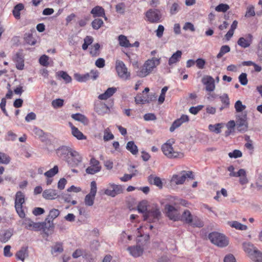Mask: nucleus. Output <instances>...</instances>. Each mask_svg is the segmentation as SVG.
I'll return each instance as SVG.
<instances>
[{"instance_id": "603ef678", "label": "nucleus", "mask_w": 262, "mask_h": 262, "mask_svg": "<svg viewBox=\"0 0 262 262\" xmlns=\"http://www.w3.org/2000/svg\"><path fill=\"white\" fill-rule=\"evenodd\" d=\"M95 196H92L91 194H88L84 199V203L85 205L92 206L93 205L95 200Z\"/></svg>"}, {"instance_id": "ddd939ff", "label": "nucleus", "mask_w": 262, "mask_h": 262, "mask_svg": "<svg viewBox=\"0 0 262 262\" xmlns=\"http://www.w3.org/2000/svg\"><path fill=\"white\" fill-rule=\"evenodd\" d=\"M166 216L170 220L173 221H179V214L178 213L177 209L172 205L166 204L165 206Z\"/></svg>"}, {"instance_id": "393cba45", "label": "nucleus", "mask_w": 262, "mask_h": 262, "mask_svg": "<svg viewBox=\"0 0 262 262\" xmlns=\"http://www.w3.org/2000/svg\"><path fill=\"white\" fill-rule=\"evenodd\" d=\"M69 125L71 127L72 134L78 140L85 139L86 137L81 132L77 127L74 126L72 123L69 122Z\"/></svg>"}, {"instance_id": "20e7f679", "label": "nucleus", "mask_w": 262, "mask_h": 262, "mask_svg": "<svg viewBox=\"0 0 262 262\" xmlns=\"http://www.w3.org/2000/svg\"><path fill=\"white\" fill-rule=\"evenodd\" d=\"M161 213L157 205L147 210L143 214L144 221H148L149 223H154L159 220Z\"/></svg>"}, {"instance_id": "7c9ffc66", "label": "nucleus", "mask_w": 262, "mask_h": 262, "mask_svg": "<svg viewBox=\"0 0 262 262\" xmlns=\"http://www.w3.org/2000/svg\"><path fill=\"white\" fill-rule=\"evenodd\" d=\"M182 51L178 50L176 53H173L171 57L169 59L168 64L170 66L179 61L182 56Z\"/></svg>"}, {"instance_id": "dca6fc26", "label": "nucleus", "mask_w": 262, "mask_h": 262, "mask_svg": "<svg viewBox=\"0 0 262 262\" xmlns=\"http://www.w3.org/2000/svg\"><path fill=\"white\" fill-rule=\"evenodd\" d=\"M13 60L15 63L16 68L20 70H22L24 68V59L23 52L20 51L16 53L13 58Z\"/></svg>"}, {"instance_id": "a18cd8bd", "label": "nucleus", "mask_w": 262, "mask_h": 262, "mask_svg": "<svg viewBox=\"0 0 262 262\" xmlns=\"http://www.w3.org/2000/svg\"><path fill=\"white\" fill-rule=\"evenodd\" d=\"M92 27L95 30H98L103 24V20L100 18H96L92 22Z\"/></svg>"}, {"instance_id": "f3484780", "label": "nucleus", "mask_w": 262, "mask_h": 262, "mask_svg": "<svg viewBox=\"0 0 262 262\" xmlns=\"http://www.w3.org/2000/svg\"><path fill=\"white\" fill-rule=\"evenodd\" d=\"M147 180L150 184L155 185L159 189L163 188V183L160 177L154 174H150L148 177Z\"/></svg>"}, {"instance_id": "c03bdc74", "label": "nucleus", "mask_w": 262, "mask_h": 262, "mask_svg": "<svg viewBox=\"0 0 262 262\" xmlns=\"http://www.w3.org/2000/svg\"><path fill=\"white\" fill-rule=\"evenodd\" d=\"M58 172V167L55 165L53 168L50 169L45 173V176L48 178H52Z\"/></svg>"}, {"instance_id": "412c9836", "label": "nucleus", "mask_w": 262, "mask_h": 262, "mask_svg": "<svg viewBox=\"0 0 262 262\" xmlns=\"http://www.w3.org/2000/svg\"><path fill=\"white\" fill-rule=\"evenodd\" d=\"M129 253L134 257H137L143 253V249L140 246H129L127 248Z\"/></svg>"}, {"instance_id": "7ed1b4c3", "label": "nucleus", "mask_w": 262, "mask_h": 262, "mask_svg": "<svg viewBox=\"0 0 262 262\" xmlns=\"http://www.w3.org/2000/svg\"><path fill=\"white\" fill-rule=\"evenodd\" d=\"M208 238L212 243L220 247H225L229 244L227 238L223 234L217 232L209 233Z\"/></svg>"}, {"instance_id": "5fc2aeb1", "label": "nucleus", "mask_w": 262, "mask_h": 262, "mask_svg": "<svg viewBox=\"0 0 262 262\" xmlns=\"http://www.w3.org/2000/svg\"><path fill=\"white\" fill-rule=\"evenodd\" d=\"M10 161V157L6 154L0 152V163L7 164Z\"/></svg>"}, {"instance_id": "864d4df0", "label": "nucleus", "mask_w": 262, "mask_h": 262, "mask_svg": "<svg viewBox=\"0 0 262 262\" xmlns=\"http://www.w3.org/2000/svg\"><path fill=\"white\" fill-rule=\"evenodd\" d=\"M234 107L236 112H242L246 107V105H243L241 100H237L236 101L234 104Z\"/></svg>"}, {"instance_id": "e433bc0d", "label": "nucleus", "mask_w": 262, "mask_h": 262, "mask_svg": "<svg viewBox=\"0 0 262 262\" xmlns=\"http://www.w3.org/2000/svg\"><path fill=\"white\" fill-rule=\"evenodd\" d=\"M12 234V231L10 230L5 231L2 234H0V241L3 243L7 242L11 238Z\"/></svg>"}, {"instance_id": "2eb2a0df", "label": "nucleus", "mask_w": 262, "mask_h": 262, "mask_svg": "<svg viewBox=\"0 0 262 262\" xmlns=\"http://www.w3.org/2000/svg\"><path fill=\"white\" fill-rule=\"evenodd\" d=\"M189 121V118L188 116L186 115H182L180 118H178L174 120L169 128L170 132H173L176 128L180 127L183 123L188 122Z\"/></svg>"}, {"instance_id": "72a5a7b5", "label": "nucleus", "mask_w": 262, "mask_h": 262, "mask_svg": "<svg viewBox=\"0 0 262 262\" xmlns=\"http://www.w3.org/2000/svg\"><path fill=\"white\" fill-rule=\"evenodd\" d=\"M63 251V243L62 242H56L55 245L51 247V252L52 254L54 253H61Z\"/></svg>"}, {"instance_id": "ea45409f", "label": "nucleus", "mask_w": 262, "mask_h": 262, "mask_svg": "<svg viewBox=\"0 0 262 262\" xmlns=\"http://www.w3.org/2000/svg\"><path fill=\"white\" fill-rule=\"evenodd\" d=\"M193 227L201 228L204 226L203 222L198 216H193L192 222L190 224Z\"/></svg>"}, {"instance_id": "09e8293b", "label": "nucleus", "mask_w": 262, "mask_h": 262, "mask_svg": "<svg viewBox=\"0 0 262 262\" xmlns=\"http://www.w3.org/2000/svg\"><path fill=\"white\" fill-rule=\"evenodd\" d=\"M64 104V100L60 98L53 100L52 102V105L54 108L61 107Z\"/></svg>"}, {"instance_id": "4c0bfd02", "label": "nucleus", "mask_w": 262, "mask_h": 262, "mask_svg": "<svg viewBox=\"0 0 262 262\" xmlns=\"http://www.w3.org/2000/svg\"><path fill=\"white\" fill-rule=\"evenodd\" d=\"M118 40L119 42V45L121 47L128 48L129 46H130V43H129V40L127 39L126 36H125V35H119L118 37Z\"/></svg>"}, {"instance_id": "f8f14e48", "label": "nucleus", "mask_w": 262, "mask_h": 262, "mask_svg": "<svg viewBox=\"0 0 262 262\" xmlns=\"http://www.w3.org/2000/svg\"><path fill=\"white\" fill-rule=\"evenodd\" d=\"M116 69L118 75L122 78L127 79L130 76V73L128 72L127 69L123 61H116Z\"/></svg>"}, {"instance_id": "49530a36", "label": "nucleus", "mask_w": 262, "mask_h": 262, "mask_svg": "<svg viewBox=\"0 0 262 262\" xmlns=\"http://www.w3.org/2000/svg\"><path fill=\"white\" fill-rule=\"evenodd\" d=\"M230 48L228 45H224L221 47L219 53L217 54L216 57L217 58H221L225 54L229 52Z\"/></svg>"}, {"instance_id": "423d86ee", "label": "nucleus", "mask_w": 262, "mask_h": 262, "mask_svg": "<svg viewBox=\"0 0 262 262\" xmlns=\"http://www.w3.org/2000/svg\"><path fill=\"white\" fill-rule=\"evenodd\" d=\"M25 203V195L19 191L15 194V208L16 211L20 217H24L25 214L22 209L23 204Z\"/></svg>"}, {"instance_id": "c756f323", "label": "nucleus", "mask_w": 262, "mask_h": 262, "mask_svg": "<svg viewBox=\"0 0 262 262\" xmlns=\"http://www.w3.org/2000/svg\"><path fill=\"white\" fill-rule=\"evenodd\" d=\"M126 149L130 151L133 155H136L138 153V148L137 146L133 141H128L126 146Z\"/></svg>"}, {"instance_id": "b1692460", "label": "nucleus", "mask_w": 262, "mask_h": 262, "mask_svg": "<svg viewBox=\"0 0 262 262\" xmlns=\"http://www.w3.org/2000/svg\"><path fill=\"white\" fill-rule=\"evenodd\" d=\"M34 137L39 139L42 142H45L47 140V136L43 131L36 127H34Z\"/></svg>"}, {"instance_id": "6e6d98bb", "label": "nucleus", "mask_w": 262, "mask_h": 262, "mask_svg": "<svg viewBox=\"0 0 262 262\" xmlns=\"http://www.w3.org/2000/svg\"><path fill=\"white\" fill-rule=\"evenodd\" d=\"M101 167H95L93 166H89L88 167L86 170L85 171L88 174H94L101 170Z\"/></svg>"}, {"instance_id": "39448f33", "label": "nucleus", "mask_w": 262, "mask_h": 262, "mask_svg": "<svg viewBox=\"0 0 262 262\" xmlns=\"http://www.w3.org/2000/svg\"><path fill=\"white\" fill-rule=\"evenodd\" d=\"M161 149L163 154L170 159L182 158L184 156L182 152L174 151L172 145L168 142L162 145Z\"/></svg>"}, {"instance_id": "4be33fe9", "label": "nucleus", "mask_w": 262, "mask_h": 262, "mask_svg": "<svg viewBox=\"0 0 262 262\" xmlns=\"http://www.w3.org/2000/svg\"><path fill=\"white\" fill-rule=\"evenodd\" d=\"M28 247L27 246L22 247L15 254L16 258L24 261L25 258L28 256Z\"/></svg>"}, {"instance_id": "bb28decb", "label": "nucleus", "mask_w": 262, "mask_h": 262, "mask_svg": "<svg viewBox=\"0 0 262 262\" xmlns=\"http://www.w3.org/2000/svg\"><path fill=\"white\" fill-rule=\"evenodd\" d=\"M71 117L75 120L78 121L83 124L88 125L89 123L88 119L84 115L80 113L72 114Z\"/></svg>"}, {"instance_id": "9d476101", "label": "nucleus", "mask_w": 262, "mask_h": 262, "mask_svg": "<svg viewBox=\"0 0 262 262\" xmlns=\"http://www.w3.org/2000/svg\"><path fill=\"white\" fill-rule=\"evenodd\" d=\"M248 125L246 113L238 116L236 120V128L238 132L242 133L246 132L248 129Z\"/></svg>"}, {"instance_id": "1a4fd4ad", "label": "nucleus", "mask_w": 262, "mask_h": 262, "mask_svg": "<svg viewBox=\"0 0 262 262\" xmlns=\"http://www.w3.org/2000/svg\"><path fill=\"white\" fill-rule=\"evenodd\" d=\"M73 76L74 79L78 82H83L91 80H95L98 76V73L97 71L92 70L90 73L83 75L75 73Z\"/></svg>"}, {"instance_id": "79ce46f5", "label": "nucleus", "mask_w": 262, "mask_h": 262, "mask_svg": "<svg viewBox=\"0 0 262 262\" xmlns=\"http://www.w3.org/2000/svg\"><path fill=\"white\" fill-rule=\"evenodd\" d=\"M149 72L148 71V70L146 67H145V65L144 63L142 67H141L137 71V75L140 77H144L148 75Z\"/></svg>"}, {"instance_id": "a211bd4d", "label": "nucleus", "mask_w": 262, "mask_h": 262, "mask_svg": "<svg viewBox=\"0 0 262 262\" xmlns=\"http://www.w3.org/2000/svg\"><path fill=\"white\" fill-rule=\"evenodd\" d=\"M144 64L148 71L150 73L153 69L160 64V59L156 58H152L151 59L146 60Z\"/></svg>"}, {"instance_id": "5701e85b", "label": "nucleus", "mask_w": 262, "mask_h": 262, "mask_svg": "<svg viewBox=\"0 0 262 262\" xmlns=\"http://www.w3.org/2000/svg\"><path fill=\"white\" fill-rule=\"evenodd\" d=\"M117 91V89L115 87L108 88L104 93L100 94L98 98L100 100H106L111 97Z\"/></svg>"}, {"instance_id": "680f3d73", "label": "nucleus", "mask_w": 262, "mask_h": 262, "mask_svg": "<svg viewBox=\"0 0 262 262\" xmlns=\"http://www.w3.org/2000/svg\"><path fill=\"white\" fill-rule=\"evenodd\" d=\"M116 10L118 13L123 14L125 12V5L123 3H120L116 5Z\"/></svg>"}, {"instance_id": "338daca9", "label": "nucleus", "mask_w": 262, "mask_h": 262, "mask_svg": "<svg viewBox=\"0 0 262 262\" xmlns=\"http://www.w3.org/2000/svg\"><path fill=\"white\" fill-rule=\"evenodd\" d=\"M255 15L254 7L253 6H250L247 8V11L245 14V17H249L254 16Z\"/></svg>"}, {"instance_id": "58836bf2", "label": "nucleus", "mask_w": 262, "mask_h": 262, "mask_svg": "<svg viewBox=\"0 0 262 262\" xmlns=\"http://www.w3.org/2000/svg\"><path fill=\"white\" fill-rule=\"evenodd\" d=\"M57 77L61 78L66 82H71L72 78L64 71H60L56 73Z\"/></svg>"}, {"instance_id": "37998d69", "label": "nucleus", "mask_w": 262, "mask_h": 262, "mask_svg": "<svg viewBox=\"0 0 262 262\" xmlns=\"http://www.w3.org/2000/svg\"><path fill=\"white\" fill-rule=\"evenodd\" d=\"M231 227L239 230H246L247 229V226L243 225L237 221H232L230 224Z\"/></svg>"}, {"instance_id": "69168bd1", "label": "nucleus", "mask_w": 262, "mask_h": 262, "mask_svg": "<svg viewBox=\"0 0 262 262\" xmlns=\"http://www.w3.org/2000/svg\"><path fill=\"white\" fill-rule=\"evenodd\" d=\"M222 102L225 105V107H229L230 102L228 95L224 94L222 96L220 97Z\"/></svg>"}, {"instance_id": "f03ea898", "label": "nucleus", "mask_w": 262, "mask_h": 262, "mask_svg": "<svg viewBox=\"0 0 262 262\" xmlns=\"http://www.w3.org/2000/svg\"><path fill=\"white\" fill-rule=\"evenodd\" d=\"M59 214L60 211L58 209L54 208L51 209L44 222H34V229L37 230H42L47 236L52 234L54 229V224L53 223V220L58 216Z\"/></svg>"}, {"instance_id": "2f4dec72", "label": "nucleus", "mask_w": 262, "mask_h": 262, "mask_svg": "<svg viewBox=\"0 0 262 262\" xmlns=\"http://www.w3.org/2000/svg\"><path fill=\"white\" fill-rule=\"evenodd\" d=\"M25 45H33V30L30 29L28 32L25 33L24 36Z\"/></svg>"}, {"instance_id": "cd10ccee", "label": "nucleus", "mask_w": 262, "mask_h": 262, "mask_svg": "<svg viewBox=\"0 0 262 262\" xmlns=\"http://www.w3.org/2000/svg\"><path fill=\"white\" fill-rule=\"evenodd\" d=\"M148 202L147 200H144L140 201L137 206V210L139 213H143V214L147 212V206Z\"/></svg>"}, {"instance_id": "4468645a", "label": "nucleus", "mask_w": 262, "mask_h": 262, "mask_svg": "<svg viewBox=\"0 0 262 262\" xmlns=\"http://www.w3.org/2000/svg\"><path fill=\"white\" fill-rule=\"evenodd\" d=\"M253 38L251 34H247L244 37H240L237 43L242 48H247L252 43Z\"/></svg>"}, {"instance_id": "473e14b6", "label": "nucleus", "mask_w": 262, "mask_h": 262, "mask_svg": "<svg viewBox=\"0 0 262 262\" xmlns=\"http://www.w3.org/2000/svg\"><path fill=\"white\" fill-rule=\"evenodd\" d=\"M228 170L230 172V177H237L245 174V170L244 169H240L237 172L234 171V167L233 165L229 166Z\"/></svg>"}, {"instance_id": "aec40b11", "label": "nucleus", "mask_w": 262, "mask_h": 262, "mask_svg": "<svg viewBox=\"0 0 262 262\" xmlns=\"http://www.w3.org/2000/svg\"><path fill=\"white\" fill-rule=\"evenodd\" d=\"M57 190L53 189H49L44 190L42 192V196L46 200H54L58 196Z\"/></svg>"}, {"instance_id": "c85d7f7f", "label": "nucleus", "mask_w": 262, "mask_h": 262, "mask_svg": "<svg viewBox=\"0 0 262 262\" xmlns=\"http://www.w3.org/2000/svg\"><path fill=\"white\" fill-rule=\"evenodd\" d=\"M243 248L244 251L249 254L250 257L254 254V251L257 249L253 244L250 243H244Z\"/></svg>"}, {"instance_id": "4d7b16f0", "label": "nucleus", "mask_w": 262, "mask_h": 262, "mask_svg": "<svg viewBox=\"0 0 262 262\" xmlns=\"http://www.w3.org/2000/svg\"><path fill=\"white\" fill-rule=\"evenodd\" d=\"M168 90L167 86H164L162 88L161 94L158 98V101L160 104H162L165 100V93Z\"/></svg>"}, {"instance_id": "6ab92c4d", "label": "nucleus", "mask_w": 262, "mask_h": 262, "mask_svg": "<svg viewBox=\"0 0 262 262\" xmlns=\"http://www.w3.org/2000/svg\"><path fill=\"white\" fill-rule=\"evenodd\" d=\"M193 215L188 210H185L181 215L179 214V221L190 224L193 219Z\"/></svg>"}, {"instance_id": "8fccbe9b", "label": "nucleus", "mask_w": 262, "mask_h": 262, "mask_svg": "<svg viewBox=\"0 0 262 262\" xmlns=\"http://www.w3.org/2000/svg\"><path fill=\"white\" fill-rule=\"evenodd\" d=\"M22 225L25 228L32 230L33 228V221L29 218H25L23 221Z\"/></svg>"}, {"instance_id": "e2e57ef3", "label": "nucleus", "mask_w": 262, "mask_h": 262, "mask_svg": "<svg viewBox=\"0 0 262 262\" xmlns=\"http://www.w3.org/2000/svg\"><path fill=\"white\" fill-rule=\"evenodd\" d=\"M96 193H97V184L95 181H93L91 183V190H90V192L89 194H91V195H92V196H95Z\"/></svg>"}, {"instance_id": "f257e3e1", "label": "nucleus", "mask_w": 262, "mask_h": 262, "mask_svg": "<svg viewBox=\"0 0 262 262\" xmlns=\"http://www.w3.org/2000/svg\"><path fill=\"white\" fill-rule=\"evenodd\" d=\"M56 154L61 160L66 162L71 167L77 166L82 158L79 153L70 146L62 145L56 149Z\"/></svg>"}, {"instance_id": "bf43d9fd", "label": "nucleus", "mask_w": 262, "mask_h": 262, "mask_svg": "<svg viewBox=\"0 0 262 262\" xmlns=\"http://www.w3.org/2000/svg\"><path fill=\"white\" fill-rule=\"evenodd\" d=\"M228 156L230 158H237L242 156V152L238 149H234L232 152L228 154Z\"/></svg>"}, {"instance_id": "774afa93", "label": "nucleus", "mask_w": 262, "mask_h": 262, "mask_svg": "<svg viewBox=\"0 0 262 262\" xmlns=\"http://www.w3.org/2000/svg\"><path fill=\"white\" fill-rule=\"evenodd\" d=\"M224 262H236L234 256L232 254L226 255L224 258Z\"/></svg>"}, {"instance_id": "a878e982", "label": "nucleus", "mask_w": 262, "mask_h": 262, "mask_svg": "<svg viewBox=\"0 0 262 262\" xmlns=\"http://www.w3.org/2000/svg\"><path fill=\"white\" fill-rule=\"evenodd\" d=\"M104 9L102 7L99 6L94 7L91 11V13L94 17L104 16Z\"/></svg>"}, {"instance_id": "f704fd0d", "label": "nucleus", "mask_w": 262, "mask_h": 262, "mask_svg": "<svg viewBox=\"0 0 262 262\" xmlns=\"http://www.w3.org/2000/svg\"><path fill=\"white\" fill-rule=\"evenodd\" d=\"M24 8V6L21 3H19L14 6V9L12 11L13 15L14 17L19 19L20 18V11L23 10Z\"/></svg>"}, {"instance_id": "3c124183", "label": "nucleus", "mask_w": 262, "mask_h": 262, "mask_svg": "<svg viewBox=\"0 0 262 262\" xmlns=\"http://www.w3.org/2000/svg\"><path fill=\"white\" fill-rule=\"evenodd\" d=\"M229 6L226 4H220L215 8L217 12H225L229 9Z\"/></svg>"}, {"instance_id": "0e129e2a", "label": "nucleus", "mask_w": 262, "mask_h": 262, "mask_svg": "<svg viewBox=\"0 0 262 262\" xmlns=\"http://www.w3.org/2000/svg\"><path fill=\"white\" fill-rule=\"evenodd\" d=\"M48 60L49 57L46 55H43L40 57L39 61L41 65L47 67L49 65Z\"/></svg>"}, {"instance_id": "0eeeda50", "label": "nucleus", "mask_w": 262, "mask_h": 262, "mask_svg": "<svg viewBox=\"0 0 262 262\" xmlns=\"http://www.w3.org/2000/svg\"><path fill=\"white\" fill-rule=\"evenodd\" d=\"M182 175L179 174L173 175L171 178V182L175 183L177 185L182 184L184 183L186 178H189L190 179H194V176L193 174L192 171H185L183 170L181 172Z\"/></svg>"}, {"instance_id": "9b49d317", "label": "nucleus", "mask_w": 262, "mask_h": 262, "mask_svg": "<svg viewBox=\"0 0 262 262\" xmlns=\"http://www.w3.org/2000/svg\"><path fill=\"white\" fill-rule=\"evenodd\" d=\"M147 20L151 23H157L161 21L162 15L158 9H149L145 14Z\"/></svg>"}, {"instance_id": "6e6552de", "label": "nucleus", "mask_w": 262, "mask_h": 262, "mask_svg": "<svg viewBox=\"0 0 262 262\" xmlns=\"http://www.w3.org/2000/svg\"><path fill=\"white\" fill-rule=\"evenodd\" d=\"M108 186L112 189L107 188L105 189L104 192L105 194L108 196L114 198L116 195L123 193L124 187L122 185L110 183Z\"/></svg>"}, {"instance_id": "c9c22d12", "label": "nucleus", "mask_w": 262, "mask_h": 262, "mask_svg": "<svg viewBox=\"0 0 262 262\" xmlns=\"http://www.w3.org/2000/svg\"><path fill=\"white\" fill-rule=\"evenodd\" d=\"M109 110V107L104 103L100 104L95 107V111L99 115H104L107 113Z\"/></svg>"}, {"instance_id": "13d9d810", "label": "nucleus", "mask_w": 262, "mask_h": 262, "mask_svg": "<svg viewBox=\"0 0 262 262\" xmlns=\"http://www.w3.org/2000/svg\"><path fill=\"white\" fill-rule=\"evenodd\" d=\"M220 77L219 76L215 77V79L213 78L211 76L209 75L204 76L202 79V82H219Z\"/></svg>"}, {"instance_id": "a19ab883", "label": "nucleus", "mask_w": 262, "mask_h": 262, "mask_svg": "<svg viewBox=\"0 0 262 262\" xmlns=\"http://www.w3.org/2000/svg\"><path fill=\"white\" fill-rule=\"evenodd\" d=\"M250 258L255 262H262V252L257 249Z\"/></svg>"}, {"instance_id": "de8ad7c7", "label": "nucleus", "mask_w": 262, "mask_h": 262, "mask_svg": "<svg viewBox=\"0 0 262 262\" xmlns=\"http://www.w3.org/2000/svg\"><path fill=\"white\" fill-rule=\"evenodd\" d=\"M222 124L221 123H217L214 125L210 124L208 126L209 129L216 134H219L221 132Z\"/></svg>"}, {"instance_id": "052dcab7", "label": "nucleus", "mask_w": 262, "mask_h": 262, "mask_svg": "<svg viewBox=\"0 0 262 262\" xmlns=\"http://www.w3.org/2000/svg\"><path fill=\"white\" fill-rule=\"evenodd\" d=\"M204 107L203 105H199L196 106H191L190 107L189 111L193 115H196Z\"/></svg>"}]
</instances>
